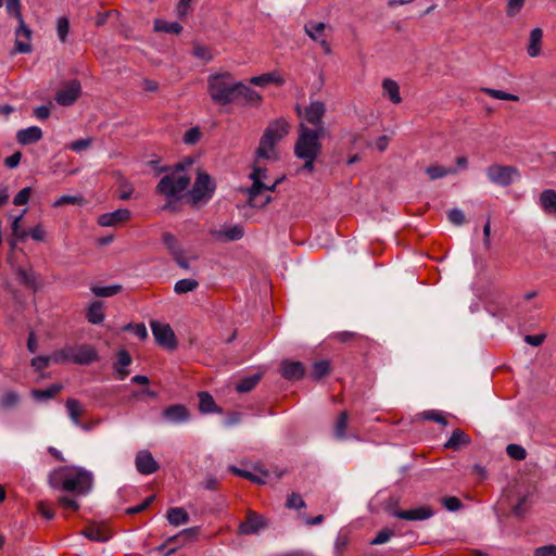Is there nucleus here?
I'll list each match as a JSON object with an SVG mask.
<instances>
[{
	"mask_svg": "<svg viewBox=\"0 0 556 556\" xmlns=\"http://www.w3.org/2000/svg\"><path fill=\"white\" fill-rule=\"evenodd\" d=\"M92 475L79 467H61L50 477V485L76 495H85L92 488Z\"/></svg>",
	"mask_w": 556,
	"mask_h": 556,
	"instance_id": "obj_1",
	"label": "nucleus"
},
{
	"mask_svg": "<svg viewBox=\"0 0 556 556\" xmlns=\"http://www.w3.org/2000/svg\"><path fill=\"white\" fill-rule=\"evenodd\" d=\"M290 131V125L285 118H278L268 124L256 149L257 159L277 160L276 144Z\"/></svg>",
	"mask_w": 556,
	"mask_h": 556,
	"instance_id": "obj_2",
	"label": "nucleus"
},
{
	"mask_svg": "<svg viewBox=\"0 0 556 556\" xmlns=\"http://www.w3.org/2000/svg\"><path fill=\"white\" fill-rule=\"evenodd\" d=\"M237 83L229 72L212 74L207 78V92L218 105H227L236 100Z\"/></svg>",
	"mask_w": 556,
	"mask_h": 556,
	"instance_id": "obj_3",
	"label": "nucleus"
},
{
	"mask_svg": "<svg viewBox=\"0 0 556 556\" xmlns=\"http://www.w3.org/2000/svg\"><path fill=\"white\" fill-rule=\"evenodd\" d=\"M54 364L73 363L87 366L99 359L97 349L91 344H67L53 351Z\"/></svg>",
	"mask_w": 556,
	"mask_h": 556,
	"instance_id": "obj_4",
	"label": "nucleus"
},
{
	"mask_svg": "<svg viewBox=\"0 0 556 556\" xmlns=\"http://www.w3.org/2000/svg\"><path fill=\"white\" fill-rule=\"evenodd\" d=\"M298 134V139L294 144L295 156H319L323 148L320 140L326 134V128L320 127L319 129H313L304 123H300Z\"/></svg>",
	"mask_w": 556,
	"mask_h": 556,
	"instance_id": "obj_5",
	"label": "nucleus"
},
{
	"mask_svg": "<svg viewBox=\"0 0 556 556\" xmlns=\"http://www.w3.org/2000/svg\"><path fill=\"white\" fill-rule=\"evenodd\" d=\"M250 178L253 180V185L247 189L249 204L252 207H264L270 201V197L264 194V192L274 191L276 186L280 182V179H277L271 186L264 184L263 180L266 179V170L257 166L253 167Z\"/></svg>",
	"mask_w": 556,
	"mask_h": 556,
	"instance_id": "obj_6",
	"label": "nucleus"
},
{
	"mask_svg": "<svg viewBox=\"0 0 556 556\" xmlns=\"http://www.w3.org/2000/svg\"><path fill=\"white\" fill-rule=\"evenodd\" d=\"M189 185L190 177L184 172V166L179 164L176 166L175 170L165 175L160 180L156 186V191L167 199H172L185 191Z\"/></svg>",
	"mask_w": 556,
	"mask_h": 556,
	"instance_id": "obj_7",
	"label": "nucleus"
},
{
	"mask_svg": "<svg viewBox=\"0 0 556 556\" xmlns=\"http://www.w3.org/2000/svg\"><path fill=\"white\" fill-rule=\"evenodd\" d=\"M296 112L298 115L303 119L301 123H304L306 126L312 125L315 127L314 129L324 127L323 119L326 114V106L324 102L313 101L303 111L298 105Z\"/></svg>",
	"mask_w": 556,
	"mask_h": 556,
	"instance_id": "obj_8",
	"label": "nucleus"
},
{
	"mask_svg": "<svg viewBox=\"0 0 556 556\" xmlns=\"http://www.w3.org/2000/svg\"><path fill=\"white\" fill-rule=\"evenodd\" d=\"M486 176L493 184L507 187L518 179L520 174L514 166L494 164L488 167Z\"/></svg>",
	"mask_w": 556,
	"mask_h": 556,
	"instance_id": "obj_9",
	"label": "nucleus"
},
{
	"mask_svg": "<svg viewBox=\"0 0 556 556\" xmlns=\"http://www.w3.org/2000/svg\"><path fill=\"white\" fill-rule=\"evenodd\" d=\"M215 191V184L206 173L199 172L191 190L193 203L206 201L212 198Z\"/></svg>",
	"mask_w": 556,
	"mask_h": 556,
	"instance_id": "obj_10",
	"label": "nucleus"
},
{
	"mask_svg": "<svg viewBox=\"0 0 556 556\" xmlns=\"http://www.w3.org/2000/svg\"><path fill=\"white\" fill-rule=\"evenodd\" d=\"M81 93V86L77 79L65 83L55 94V101L62 106H70L75 103Z\"/></svg>",
	"mask_w": 556,
	"mask_h": 556,
	"instance_id": "obj_11",
	"label": "nucleus"
},
{
	"mask_svg": "<svg viewBox=\"0 0 556 556\" xmlns=\"http://www.w3.org/2000/svg\"><path fill=\"white\" fill-rule=\"evenodd\" d=\"M152 333L155 338V341L167 349L176 348V339L175 333L169 325L161 324L159 321L151 323Z\"/></svg>",
	"mask_w": 556,
	"mask_h": 556,
	"instance_id": "obj_12",
	"label": "nucleus"
},
{
	"mask_svg": "<svg viewBox=\"0 0 556 556\" xmlns=\"http://www.w3.org/2000/svg\"><path fill=\"white\" fill-rule=\"evenodd\" d=\"M18 28L15 31V45L12 54L29 53L31 47V30L26 26L24 21L18 22Z\"/></svg>",
	"mask_w": 556,
	"mask_h": 556,
	"instance_id": "obj_13",
	"label": "nucleus"
},
{
	"mask_svg": "<svg viewBox=\"0 0 556 556\" xmlns=\"http://www.w3.org/2000/svg\"><path fill=\"white\" fill-rule=\"evenodd\" d=\"M266 523L263 516L253 510H248L244 521L239 526V533L250 535L257 533L261 529L265 528Z\"/></svg>",
	"mask_w": 556,
	"mask_h": 556,
	"instance_id": "obj_14",
	"label": "nucleus"
},
{
	"mask_svg": "<svg viewBox=\"0 0 556 556\" xmlns=\"http://www.w3.org/2000/svg\"><path fill=\"white\" fill-rule=\"evenodd\" d=\"M392 516L409 520V521H417V520H426L433 516L434 511L430 506H420L412 509H395L392 513Z\"/></svg>",
	"mask_w": 556,
	"mask_h": 556,
	"instance_id": "obj_15",
	"label": "nucleus"
},
{
	"mask_svg": "<svg viewBox=\"0 0 556 556\" xmlns=\"http://www.w3.org/2000/svg\"><path fill=\"white\" fill-rule=\"evenodd\" d=\"M135 465L138 472L141 475H152L160 468L157 462L153 458L152 454L147 450H141L137 453Z\"/></svg>",
	"mask_w": 556,
	"mask_h": 556,
	"instance_id": "obj_16",
	"label": "nucleus"
},
{
	"mask_svg": "<svg viewBox=\"0 0 556 556\" xmlns=\"http://www.w3.org/2000/svg\"><path fill=\"white\" fill-rule=\"evenodd\" d=\"M130 211L118 208L111 213H104L99 216L98 224L102 227H114L127 222L130 218Z\"/></svg>",
	"mask_w": 556,
	"mask_h": 556,
	"instance_id": "obj_17",
	"label": "nucleus"
},
{
	"mask_svg": "<svg viewBox=\"0 0 556 556\" xmlns=\"http://www.w3.org/2000/svg\"><path fill=\"white\" fill-rule=\"evenodd\" d=\"M16 275L18 276L21 283L31 289L33 291L39 290L42 286L40 275L37 274L31 267H18L16 269Z\"/></svg>",
	"mask_w": 556,
	"mask_h": 556,
	"instance_id": "obj_18",
	"label": "nucleus"
},
{
	"mask_svg": "<svg viewBox=\"0 0 556 556\" xmlns=\"http://www.w3.org/2000/svg\"><path fill=\"white\" fill-rule=\"evenodd\" d=\"M543 47V29L540 27H535L531 29L527 42V54L530 58H538L542 53Z\"/></svg>",
	"mask_w": 556,
	"mask_h": 556,
	"instance_id": "obj_19",
	"label": "nucleus"
},
{
	"mask_svg": "<svg viewBox=\"0 0 556 556\" xmlns=\"http://www.w3.org/2000/svg\"><path fill=\"white\" fill-rule=\"evenodd\" d=\"M281 375L288 380H299L304 376L305 368L301 362L283 361L280 365Z\"/></svg>",
	"mask_w": 556,
	"mask_h": 556,
	"instance_id": "obj_20",
	"label": "nucleus"
},
{
	"mask_svg": "<svg viewBox=\"0 0 556 556\" xmlns=\"http://www.w3.org/2000/svg\"><path fill=\"white\" fill-rule=\"evenodd\" d=\"M189 412L186 406L176 404L166 407L163 410V417L173 424H181L189 419Z\"/></svg>",
	"mask_w": 556,
	"mask_h": 556,
	"instance_id": "obj_21",
	"label": "nucleus"
},
{
	"mask_svg": "<svg viewBox=\"0 0 556 556\" xmlns=\"http://www.w3.org/2000/svg\"><path fill=\"white\" fill-rule=\"evenodd\" d=\"M237 98H242L248 104L253 106H258L262 102V96L241 81L237 83L236 99Z\"/></svg>",
	"mask_w": 556,
	"mask_h": 556,
	"instance_id": "obj_22",
	"label": "nucleus"
},
{
	"mask_svg": "<svg viewBox=\"0 0 556 556\" xmlns=\"http://www.w3.org/2000/svg\"><path fill=\"white\" fill-rule=\"evenodd\" d=\"M132 359L130 354L126 350H121L117 353V359L114 363V370L116 372L117 379L124 380L128 375L129 370L126 369L127 366L131 364Z\"/></svg>",
	"mask_w": 556,
	"mask_h": 556,
	"instance_id": "obj_23",
	"label": "nucleus"
},
{
	"mask_svg": "<svg viewBox=\"0 0 556 556\" xmlns=\"http://www.w3.org/2000/svg\"><path fill=\"white\" fill-rule=\"evenodd\" d=\"M471 442L470 437L462 429H455L450 439L445 442L444 447L458 451L463 446H467Z\"/></svg>",
	"mask_w": 556,
	"mask_h": 556,
	"instance_id": "obj_24",
	"label": "nucleus"
},
{
	"mask_svg": "<svg viewBox=\"0 0 556 556\" xmlns=\"http://www.w3.org/2000/svg\"><path fill=\"white\" fill-rule=\"evenodd\" d=\"M42 138V131L37 126H30L17 131L16 139L21 144H31Z\"/></svg>",
	"mask_w": 556,
	"mask_h": 556,
	"instance_id": "obj_25",
	"label": "nucleus"
},
{
	"mask_svg": "<svg viewBox=\"0 0 556 556\" xmlns=\"http://www.w3.org/2000/svg\"><path fill=\"white\" fill-rule=\"evenodd\" d=\"M382 89H383V94L386 97H388L392 103L399 104L402 102V97L400 93V86L395 80H393L391 78L383 79Z\"/></svg>",
	"mask_w": 556,
	"mask_h": 556,
	"instance_id": "obj_26",
	"label": "nucleus"
},
{
	"mask_svg": "<svg viewBox=\"0 0 556 556\" xmlns=\"http://www.w3.org/2000/svg\"><path fill=\"white\" fill-rule=\"evenodd\" d=\"M88 321L92 325H99L104 320V305L101 301L92 302L87 311L86 315Z\"/></svg>",
	"mask_w": 556,
	"mask_h": 556,
	"instance_id": "obj_27",
	"label": "nucleus"
},
{
	"mask_svg": "<svg viewBox=\"0 0 556 556\" xmlns=\"http://www.w3.org/2000/svg\"><path fill=\"white\" fill-rule=\"evenodd\" d=\"M250 83L255 86L264 87L270 84L281 86L285 84V80L277 73H266L260 76H253Z\"/></svg>",
	"mask_w": 556,
	"mask_h": 556,
	"instance_id": "obj_28",
	"label": "nucleus"
},
{
	"mask_svg": "<svg viewBox=\"0 0 556 556\" xmlns=\"http://www.w3.org/2000/svg\"><path fill=\"white\" fill-rule=\"evenodd\" d=\"M154 31L175 34L178 35L182 30V26L177 22H167L162 18H156L153 25Z\"/></svg>",
	"mask_w": 556,
	"mask_h": 556,
	"instance_id": "obj_29",
	"label": "nucleus"
},
{
	"mask_svg": "<svg viewBox=\"0 0 556 556\" xmlns=\"http://www.w3.org/2000/svg\"><path fill=\"white\" fill-rule=\"evenodd\" d=\"M167 520L173 526H180L189 521V514L182 507H172L167 510Z\"/></svg>",
	"mask_w": 556,
	"mask_h": 556,
	"instance_id": "obj_30",
	"label": "nucleus"
},
{
	"mask_svg": "<svg viewBox=\"0 0 556 556\" xmlns=\"http://www.w3.org/2000/svg\"><path fill=\"white\" fill-rule=\"evenodd\" d=\"M66 408L70 415V418L75 425H80V417L85 413V409L80 402L76 399H68L66 401Z\"/></svg>",
	"mask_w": 556,
	"mask_h": 556,
	"instance_id": "obj_31",
	"label": "nucleus"
},
{
	"mask_svg": "<svg viewBox=\"0 0 556 556\" xmlns=\"http://www.w3.org/2000/svg\"><path fill=\"white\" fill-rule=\"evenodd\" d=\"M540 205L548 213L556 212V191L552 189L544 190L540 195Z\"/></svg>",
	"mask_w": 556,
	"mask_h": 556,
	"instance_id": "obj_32",
	"label": "nucleus"
},
{
	"mask_svg": "<svg viewBox=\"0 0 556 556\" xmlns=\"http://www.w3.org/2000/svg\"><path fill=\"white\" fill-rule=\"evenodd\" d=\"M426 174L428 175L429 179L435 180L447 175L456 174V169L453 167H444L438 164H432L426 168Z\"/></svg>",
	"mask_w": 556,
	"mask_h": 556,
	"instance_id": "obj_33",
	"label": "nucleus"
},
{
	"mask_svg": "<svg viewBox=\"0 0 556 556\" xmlns=\"http://www.w3.org/2000/svg\"><path fill=\"white\" fill-rule=\"evenodd\" d=\"M326 29V24L323 22H309L305 24L304 30L305 34L314 41H319L320 39H324L323 35Z\"/></svg>",
	"mask_w": 556,
	"mask_h": 556,
	"instance_id": "obj_34",
	"label": "nucleus"
},
{
	"mask_svg": "<svg viewBox=\"0 0 556 556\" xmlns=\"http://www.w3.org/2000/svg\"><path fill=\"white\" fill-rule=\"evenodd\" d=\"M229 469L235 475H237L239 477H242V478H245L249 481H252L254 483H257V484L266 483V477H267L266 472L255 473V472L247 471V470H243V469H239V468L233 467V466H231Z\"/></svg>",
	"mask_w": 556,
	"mask_h": 556,
	"instance_id": "obj_35",
	"label": "nucleus"
},
{
	"mask_svg": "<svg viewBox=\"0 0 556 556\" xmlns=\"http://www.w3.org/2000/svg\"><path fill=\"white\" fill-rule=\"evenodd\" d=\"M349 422V414L346 410H343L339 414L333 430L334 435L339 440H343L346 438V428Z\"/></svg>",
	"mask_w": 556,
	"mask_h": 556,
	"instance_id": "obj_36",
	"label": "nucleus"
},
{
	"mask_svg": "<svg viewBox=\"0 0 556 556\" xmlns=\"http://www.w3.org/2000/svg\"><path fill=\"white\" fill-rule=\"evenodd\" d=\"M243 235V227L239 225L231 226L225 230H220L217 232L218 238L225 239L227 241H237L241 239Z\"/></svg>",
	"mask_w": 556,
	"mask_h": 556,
	"instance_id": "obj_37",
	"label": "nucleus"
},
{
	"mask_svg": "<svg viewBox=\"0 0 556 556\" xmlns=\"http://www.w3.org/2000/svg\"><path fill=\"white\" fill-rule=\"evenodd\" d=\"M199 409L204 414L213 413L216 410L215 401L210 393H199Z\"/></svg>",
	"mask_w": 556,
	"mask_h": 556,
	"instance_id": "obj_38",
	"label": "nucleus"
},
{
	"mask_svg": "<svg viewBox=\"0 0 556 556\" xmlns=\"http://www.w3.org/2000/svg\"><path fill=\"white\" fill-rule=\"evenodd\" d=\"M260 380H261L260 374L245 377L240 382L237 383L236 390L239 393L249 392L256 387V384L260 382Z\"/></svg>",
	"mask_w": 556,
	"mask_h": 556,
	"instance_id": "obj_39",
	"label": "nucleus"
},
{
	"mask_svg": "<svg viewBox=\"0 0 556 556\" xmlns=\"http://www.w3.org/2000/svg\"><path fill=\"white\" fill-rule=\"evenodd\" d=\"M331 366L329 361H319L313 364L312 377L315 380H320L330 374Z\"/></svg>",
	"mask_w": 556,
	"mask_h": 556,
	"instance_id": "obj_40",
	"label": "nucleus"
},
{
	"mask_svg": "<svg viewBox=\"0 0 556 556\" xmlns=\"http://www.w3.org/2000/svg\"><path fill=\"white\" fill-rule=\"evenodd\" d=\"M199 286V282L194 279H181L178 280L174 286V291L177 294H185L194 291Z\"/></svg>",
	"mask_w": 556,
	"mask_h": 556,
	"instance_id": "obj_41",
	"label": "nucleus"
},
{
	"mask_svg": "<svg viewBox=\"0 0 556 556\" xmlns=\"http://www.w3.org/2000/svg\"><path fill=\"white\" fill-rule=\"evenodd\" d=\"M198 535V529L197 528H189L182 530L179 534L168 538L165 543L162 545V548L167 547L174 543H176L179 540H189L193 539Z\"/></svg>",
	"mask_w": 556,
	"mask_h": 556,
	"instance_id": "obj_42",
	"label": "nucleus"
},
{
	"mask_svg": "<svg viewBox=\"0 0 556 556\" xmlns=\"http://www.w3.org/2000/svg\"><path fill=\"white\" fill-rule=\"evenodd\" d=\"M20 401V396L15 391H5L0 397V407L9 409L15 406Z\"/></svg>",
	"mask_w": 556,
	"mask_h": 556,
	"instance_id": "obj_43",
	"label": "nucleus"
},
{
	"mask_svg": "<svg viewBox=\"0 0 556 556\" xmlns=\"http://www.w3.org/2000/svg\"><path fill=\"white\" fill-rule=\"evenodd\" d=\"M83 534L86 538H88L89 540L97 541V542L106 541L109 539L106 533L102 529H100L99 527H96V526L87 527L83 531Z\"/></svg>",
	"mask_w": 556,
	"mask_h": 556,
	"instance_id": "obj_44",
	"label": "nucleus"
},
{
	"mask_svg": "<svg viewBox=\"0 0 556 556\" xmlns=\"http://www.w3.org/2000/svg\"><path fill=\"white\" fill-rule=\"evenodd\" d=\"M62 389L61 384H52L45 390H34L33 396L37 400H47L55 396Z\"/></svg>",
	"mask_w": 556,
	"mask_h": 556,
	"instance_id": "obj_45",
	"label": "nucleus"
},
{
	"mask_svg": "<svg viewBox=\"0 0 556 556\" xmlns=\"http://www.w3.org/2000/svg\"><path fill=\"white\" fill-rule=\"evenodd\" d=\"M162 239L173 256L182 252L177 239L170 232H164Z\"/></svg>",
	"mask_w": 556,
	"mask_h": 556,
	"instance_id": "obj_46",
	"label": "nucleus"
},
{
	"mask_svg": "<svg viewBox=\"0 0 556 556\" xmlns=\"http://www.w3.org/2000/svg\"><path fill=\"white\" fill-rule=\"evenodd\" d=\"M482 91L494 98V99H498V100H505V101H518L519 100V97L516 96V94H513V93H508L506 91H503V90H496V89H491V88H483Z\"/></svg>",
	"mask_w": 556,
	"mask_h": 556,
	"instance_id": "obj_47",
	"label": "nucleus"
},
{
	"mask_svg": "<svg viewBox=\"0 0 556 556\" xmlns=\"http://www.w3.org/2000/svg\"><path fill=\"white\" fill-rule=\"evenodd\" d=\"M85 203V199L83 195H62L56 199L53 203L54 207L73 204V205H83Z\"/></svg>",
	"mask_w": 556,
	"mask_h": 556,
	"instance_id": "obj_48",
	"label": "nucleus"
},
{
	"mask_svg": "<svg viewBox=\"0 0 556 556\" xmlns=\"http://www.w3.org/2000/svg\"><path fill=\"white\" fill-rule=\"evenodd\" d=\"M507 455L515 460H523L527 457V451L519 444H508L506 447Z\"/></svg>",
	"mask_w": 556,
	"mask_h": 556,
	"instance_id": "obj_49",
	"label": "nucleus"
},
{
	"mask_svg": "<svg viewBox=\"0 0 556 556\" xmlns=\"http://www.w3.org/2000/svg\"><path fill=\"white\" fill-rule=\"evenodd\" d=\"M121 289V286L92 287L91 291L97 296L106 298L117 294Z\"/></svg>",
	"mask_w": 556,
	"mask_h": 556,
	"instance_id": "obj_50",
	"label": "nucleus"
},
{
	"mask_svg": "<svg viewBox=\"0 0 556 556\" xmlns=\"http://www.w3.org/2000/svg\"><path fill=\"white\" fill-rule=\"evenodd\" d=\"M526 0H508L506 4V15L508 17H515L523 9Z\"/></svg>",
	"mask_w": 556,
	"mask_h": 556,
	"instance_id": "obj_51",
	"label": "nucleus"
},
{
	"mask_svg": "<svg viewBox=\"0 0 556 556\" xmlns=\"http://www.w3.org/2000/svg\"><path fill=\"white\" fill-rule=\"evenodd\" d=\"M441 504L448 511H456L463 507V503L456 496H444L441 498Z\"/></svg>",
	"mask_w": 556,
	"mask_h": 556,
	"instance_id": "obj_52",
	"label": "nucleus"
},
{
	"mask_svg": "<svg viewBox=\"0 0 556 556\" xmlns=\"http://www.w3.org/2000/svg\"><path fill=\"white\" fill-rule=\"evenodd\" d=\"M192 54L205 62H210L213 59L210 48L199 43H194Z\"/></svg>",
	"mask_w": 556,
	"mask_h": 556,
	"instance_id": "obj_53",
	"label": "nucleus"
},
{
	"mask_svg": "<svg viewBox=\"0 0 556 556\" xmlns=\"http://www.w3.org/2000/svg\"><path fill=\"white\" fill-rule=\"evenodd\" d=\"M50 363H54L53 353L47 356H37L34 357L30 362L31 366L37 370H42L47 368Z\"/></svg>",
	"mask_w": 556,
	"mask_h": 556,
	"instance_id": "obj_54",
	"label": "nucleus"
},
{
	"mask_svg": "<svg viewBox=\"0 0 556 556\" xmlns=\"http://www.w3.org/2000/svg\"><path fill=\"white\" fill-rule=\"evenodd\" d=\"M58 37L62 42L66 41L70 31V22L67 17H60L56 23Z\"/></svg>",
	"mask_w": 556,
	"mask_h": 556,
	"instance_id": "obj_55",
	"label": "nucleus"
},
{
	"mask_svg": "<svg viewBox=\"0 0 556 556\" xmlns=\"http://www.w3.org/2000/svg\"><path fill=\"white\" fill-rule=\"evenodd\" d=\"M24 213L25 211L20 216L15 217L11 225L12 236L20 240H24L28 236V232L21 230V222Z\"/></svg>",
	"mask_w": 556,
	"mask_h": 556,
	"instance_id": "obj_56",
	"label": "nucleus"
},
{
	"mask_svg": "<svg viewBox=\"0 0 556 556\" xmlns=\"http://www.w3.org/2000/svg\"><path fill=\"white\" fill-rule=\"evenodd\" d=\"M286 506L290 509H301L306 506L305 502L298 493H292L288 496Z\"/></svg>",
	"mask_w": 556,
	"mask_h": 556,
	"instance_id": "obj_57",
	"label": "nucleus"
},
{
	"mask_svg": "<svg viewBox=\"0 0 556 556\" xmlns=\"http://www.w3.org/2000/svg\"><path fill=\"white\" fill-rule=\"evenodd\" d=\"M393 535H394L393 530H391L389 528H384L377 533V535L372 539V541L370 543L372 545L383 544V543H387Z\"/></svg>",
	"mask_w": 556,
	"mask_h": 556,
	"instance_id": "obj_58",
	"label": "nucleus"
},
{
	"mask_svg": "<svg viewBox=\"0 0 556 556\" xmlns=\"http://www.w3.org/2000/svg\"><path fill=\"white\" fill-rule=\"evenodd\" d=\"M58 504L64 508V509H70V510H73V511H76L79 509V504L78 502L73 498V497H70V496H60L58 498Z\"/></svg>",
	"mask_w": 556,
	"mask_h": 556,
	"instance_id": "obj_59",
	"label": "nucleus"
},
{
	"mask_svg": "<svg viewBox=\"0 0 556 556\" xmlns=\"http://www.w3.org/2000/svg\"><path fill=\"white\" fill-rule=\"evenodd\" d=\"M31 189L29 187H25L17 192V194L13 199V203L16 206L25 205L30 198Z\"/></svg>",
	"mask_w": 556,
	"mask_h": 556,
	"instance_id": "obj_60",
	"label": "nucleus"
},
{
	"mask_svg": "<svg viewBox=\"0 0 556 556\" xmlns=\"http://www.w3.org/2000/svg\"><path fill=\"white\" fill-rule=\"evenodd\" d=\"M424 418L427 420L435 421L438 424H441L443 426L447 425V420L444 417V415L439 410H427L424 413Z\"/></svg>",
	"mask_w": 556,
	"mask_h": 556,
	"instance_id": "obj_61",
	"label": "nucleus"
},
{
	"mask_svg": "<svg viewBox=\"0 0 556 556\" xmlns=\"http://www.w3.org/2000/svg\"><path fill=\"white\" fill-rule=\"evenodd\" d=\"M7 11L9 14L14 15L18 22L24 21L21 13L20 0H7Z\"/></svg>",
	"mask_w": 556,
	"mask_h": 556,
	"instance_id": "obj_62",
	"label": "nucleus"
},
{
	"mask_svg": "<svg viewBox=\"0 0 556 556\" xmlns=\"http://www.w3.org/2000/svg\"><path fill=\"white\" fill-rule=\"evenodd\" d=\"M201 138V131L198 127L188 129L184 136V142L187 144H194Z\"/></svg>",
	"mask_w": 556,
	"mask_h": 556,
	"instance_id": "obj_63",
	"label": "nucleus"
},
{
	"mask_svg": "<svg viewBox=\"0 0 556 556\" xmlns=\"http://www.w3.org/2000/svg\"><path fill=\"white\" fill-rule=\"evenodd\" d=\"M534 556H556V545H545L535 548Z\"/></svg>",
	"mask_w": 556,
	"mask_h": 556,
	"instance_id": "obj_64",
	"label": "nucleus"
}]
</instances>
